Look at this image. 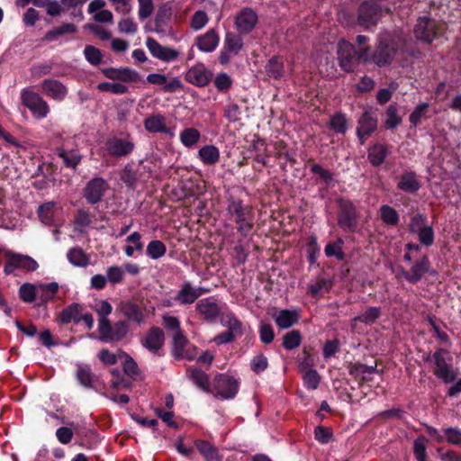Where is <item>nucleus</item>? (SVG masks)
<instances>
[{
    "instance_id": "nucleus-10",
    "label": "nucleus",
    "mask_w": 461,
    "mask_h": 461,
    "mask_svg": "<svg viewBox=\"0 0 461 461\" xmlns=\"http://www.w3.org/2000/svg\"><path fill=\"white\" fill-rule=\"evenodd\" d=\"M41 90L45 95L56 101L64 100L68 95L67 86L56 79H45L41 83Z\"/></svg>"
},
{
    "instance_id": "nucleus-45",
    "label": "nucleus",
    "mask_w": 461,
    "mask_h": 461,
    "mask_svg": "<svg viewBox=\"0 0 461 461\" xmlns=\"http://www.w3.org/2000/svg\"><path fill=\"white\" fill-rule=\"evenodd\" d=\"M209 18L205 12L197 11L194 14L190 21V26L194 31L203 29L208 23Z\"/></svg>"
},
{
    "instance_id": "nucleus-63",
    "label": "nucleus",
    "mask_w": 461,
    "mask_h": 461,
    "mask_svg": "<svg viewBox=\"0 0 461 461\" xmlns=\"http://www.w3.org/2000/svg\"><path fill=\"white\" fill-rule=\"evenodd\" d=\"M129 331V325L126 321H118L113 327V340L122 339Z\"/></svg>"
},
{
    "instance_id": "nucleus-2",
    "label": "nucleus",
    "mask_w": 461,
    "mask_h": 461,
    "mask_svg": "<svg viewBox=\"0 0 461 461\" xmlns=\"http://www.w3.org/2000/svg\"><path fill=\"white\" fill-rule=\"evenodd\" d=\"M239 387L240 382L227 374L216 375L212 383L215 396L225 400L232 399L237 394Z\"/></svg>"
},
{
    "instance_id": "nucleus-50",
    "label": "nucleus",
    "mask_w": 461,
    "mask_h": 461,
    "mask_svg": "<svg viewBox=\"0 0 461 461\" xmlns=\"http://www.w3.org/2000/svg\"><path fill=\"white\" fill-rule=\"evenodd\" d=\"M139 5V18L140 20H146L154 12V5L152 0H138Z\"/></svg>"
},
{
    "instance_id": "nucleus-60",
    "label": "nucleus",
    "mask_w": 461,
    "mask_h": 461,
    "mask_svg": "<svg viewBox=\"0 0 461 461\" xmlns=\"http://www.w3.org/2000/svg\"><path fill=\"white\" fill-rule=\"evenodd\" d=\"M124 275V270L121 267L113 266L107 269V280L110 283L117 284L122 282Z\"/></svg>"
},
{
    "instance_id": "nucleus-38",
    "label": "nucleus",
    "mask_w": 461,
    "mask_h": 461,
    "mask_svg": "<svg viewBox=\"0 0 461 461\" xmlns=\"http://www.w3.org/2000/svg\"><path fill=\"white\" fill-rule=\"evenodd\" d=\"M97 88L103 92H110L116 95H122L128 91V86L120 82H103L97 86Z\"/></svg>"
},
{
    "instance_id": "nucleus-61",
    "label": "nucleus",
    "mask_w": 461,
    "mask_h": 461,
    "mask_svg": "<svg viewBox=\"0 0 461 461\" xmlns=\"http://www.w3.org/2000/svg\"><path fill=\"white\" fill-rule=\"evenodd\" d=\"M401 122V118L394 106L390 105L386 111L385 125L387 128H394Z\"/></svg>"
},
{
    "instance_id": "nucleus-29",
    "label": "nucleus",
    "mask_w": 461,
    "mask_h": 461,
    "mask_svg": "<svg viewBox=\"0 0 461 461\" xmlns=\"http://www.w3.org/2000/svg\"><path fill=\"white\" fill-rule=\"evenodd\" d=\"M398 187L408 193H413L420 188V184L416 178V175L412 172L405 173L402 176Z\"/></svg>"
},
{
    "instance_id": "nucleus-6",
    "label": "nucleus",
    "mask_w": 461,
    "mask_h": 461,
    "mask_svg": "<svg viewBox=\"0 0 461 461\" xmlns=\"http://www.w3.org/2000/svg\"><path fill=\"white\" fill-rule=\"evenodd\" d=\"M146 46L149 50L150 54L162 61L171 62L176 60L179 52L172 48L165 47L160 45L156 40L148 38L146 41Z\"/></svg>"
},
{
    "instance_id": "nucleus-16",
    "label": "nucleus",
    "mask_w": 461,
    "mask_h": 461,
    "mask_svg": "<svg viewBox=\"0 0 461 461\" xmlns=\"http://www.w3.org/2000/svg\"><path fill=\"white\" fill-rule=\"evenodd\" d=\"M219 41L220 38L216 31L210 29L196 38V46L203 52H212L217 48Z\"/></svg>"
},
{
    "instance_id": "nucleus-24",
    "label": "nucleus",
    "mask_w": 461,
    "mask_h": 461,
    "mask_svg": "<svg viewBox=\"0 0 461 461\" xmlns=\"http://www.w3.org/2000/svg\"><path fill=\"white\" fill-rule=\"evenodd\" d=\"M133 143L122 139H113L108 142V150L115 156H125L133 149Z\"/></svg>"
},
{
    "instance_id": "nucleus-15",
    "label": "nucleus",
    "mask_w": 461,
    "mask_h": 461,
    "mask_svg": "<svg viewBox=\"0 0 461 461\" xmlns=\"http://www.w3.org/2000/svg\"><path fill=\"white\" fill-rule=\"evenodd\" d=\"M435 26L434 22L426 18H420L414 29L416 37L425 42H431L438 34Z\"/></svg>"
},
{
    "instance_id": "nucleus-36",
    "label": "nucleus",
    "mask_w": 461,
    "mask_h": 461,
    "mask_svg": "<svg viewBox=\"0 0 461 461\" xmlns=\"http://www.w3.org/2000/svg\"><path fill=\"white\" fill-rule=\"evenodd\" d=\"M224 47H226L230 53L238 54L243 47V41L239 35L229 32L225 36Z\"/></svg>"
},
{
    "instance_id": "nucleus-27",
    "label": "nucleus",
    "mask_w": 461,
    "mask_h": 461,
    "mask_svg": "<svg viewBox=\"0 0 461 461\" xmlns=\"http://www.w3.org/2000/svg\"><path fill=\"white\" fill-rule=\"evenodd\" d=\"M67 258L71 265L78 267H85L89 264L88 256L79 248L69 249Z\"/></svg>"
},
{
    "instance_id": "nucleus-7",
    "label": "nucleus",
    "mask_w": 461,
    "mask_h": 461,
    "mask_svg": "<svg viewBox=\"0 0 461 461\" xmlns=\"http://www.w3.org/2000/svg\"><path fill=\"white\" fill-rule=\"evenodd\" d=\"M381 9L375 3H364L359 10L358 23L365 28L375 25L380 18Z\"/></svg>"
},
{
    "instance_id": "nucleus-19",
    "label": "nucleus",
    "mask_w": 461,
    "mask_h": 461,
    "mask_svg": "<svg viewBox=\"0 0 461 461\" xmlns=\"http://www.w3.org/2000/svg\"><path fill=\"white\" fill-rule=\"evenodd\" d=\"M230 213L235 216V221L239 224L241 231H248L250 229V223L248 221V210L243 208L240 203L232 202L228 207Z\"/></svg>"
},
{
    "instance_id": "nucleus-44",
    "label": "nucleus",
    "mask_w": 461,
    "mask_h": 461,
    "mask_svg": "<svg viewBox=\"0 0 461 461\" xmlns=\"http://www.w3.org/2000/svg\"><path fill=\"white\" fill-rule=\"evenodd\" d=\"M20 297L26 303H32L34 301L36 295H38V286H34L32 284H23L19 290Z\"/></svg>"
},
{
    "instance_id": "nucleus-48",
    "label": "nucleus",
    "mask_w": 461,
    "mask_h": 461,
    "mask_svg": "<svg viewBox=\"0 0 461 461\" xmlns=\"http://www.w3.org/2000/svg\"><path fill=\"white\" fill-rule=\"evenodd\" d=\"M381 218L386 224L395 225L398 221L396 211L389 205H383L380 209Z\"/></svg>"
},
{
    "instance_id": "nucleus-52",
    "label": "nucleus",
    "mask_w": 461,
    "mask_h": 461,
    "mask_svg": "<svg viewBox=\"0 0 461 461\" xmlns=\"http://www.w3.org/2000/svg\"><path fill=\"white\" fill-rule=\"evenodd\" d=\"M59 156L63 158L66 166L70 167H76L81 160V156L75 150H60Z\"/></svg>"
},
{
    "instance_id": "nucleus-53",
    "label": "nucleus",
    "mask_w": 461,
    "mask_h": 461,
    "mask_svg": "<svg viewBox=\"0 0 461 461\" xmlns=\"http://www.w3.org/2000/svg\"><path fill=\"white\" fill-rule=\"evenodd\" d=\"M267 74L274 77V78H277L279 77H281L282 75V70H283V63L281 62V60L278 59V58H272L267 67Z\"/></svg>"
},
{
    "instance_id": "nucleus-30",
    "label": "nucleus",
    "mask_w": 461,
    "mask_h": 461,
    "mask_svg": "<svg viewBox=\"0 0 461 461\" xmlns=\"http://www.w3.org/2000/svg\"><path fill=\"white\" fill-rule=\"evenodd\" d=\"M126 242L128 244L125 247L124 251L127 257H132L136 251L140 252L143 249L141 236L137 231L129 235L126 239Z\"/></svg>"
},
{
    "instance_id": "nucleus-17",
    "label": "nucleus",
    "mask_w": 461,
    "mask_h": 461,
    "mask_svg": "<svg viewBox=\"0 0 461 461\" xmlns=\"http://www.w3.org/2000/svg\"><path fill=\"white\" fill-rule=\"evenodd\" d=\"M211 73L201 66L191 68L186 73V80L197 86H204L211 80Z\"/></svg>"
},
{
    "instance_id": "nucleus-28",
    "label": "nucleus",
    "mask_w": 461,
    "mask_h": 461,
    "mask_svg": "<svg viewBox=\"0 0 461 461\" xmlns=\"http://www.w3.org/2000/svg\"><path fill=\"white\" fill-rule=\"evenodd\" d=\"M179 139L185 147L192 148L199 142L201 133L195 128H186L180 132Z\"/></svg>"
},
{
    "instance_id": "nucleus-56",
    "label": "nucleus",
    "mask_w": 461,
    "mask_h": 461,
    "mask_svg": "<svg viewBox=\"0 0 461 461\" xmlns=\"http://www.w3.org/2000/svg\"><path fill=\"white\" fill-rule=\"evenodd\" d=\"M214 86L218 91L224 92L230 88L232 85V79L226 73H221L214 78Z\"/></svg>"
},
{
    "instance_id": "nucleus-4",
    "label": "nucleus",
    "mask_w": 461,
    "mask_h": 461,
    "mask_svg": "<svg viewBox=\"0 0 461 461\" xmlns=\"http://www.w3.org/2000/svg\"><path fill=\"white\" fill-rule=\"evenodd\" d=\"M17 268L34 271L38 268V263L29 256L8 253L7 262L5 266V272L6 274H10Z\"/></svg>"
},
{
    "instance_id": "nucleus-47",
    "label": "nucleus",
    "mask_w": 461,
    "mask_h": 461,
    "mask_svg": "<svg viewBox=\"0 0 461 461\" xmlns=\"http://www.w3.org/2000/svg\"><path fill=\"white\" fill-rule=\"evenodd\" d=\"M60 320L62 322L68 323L70 321L79 322L80 315L78 305H71L68 309L64 310L60 314Z\"/></svg>"
},
{
    "instance_id": "nucleus-34",
    "label": "nucleus",
    "mask_w": 461,
    "mask_h": 461,
    "mask_svg": "<svg viewBox=\"0 0 461 461\" xmlns=\"http://www.w3.org/2000/svg\"><path fill=\"white\" fill-rule=\"evenodd\" d=\"M349 372L356 378L369 380L371 379L372 375L375 373V369L373 366H367L362 364H354L350 366Z\"/></svg>"
},
{
    "instance_id": "nucleus-23",
    "label": "nucleus",
    "mask_w": 461,
    "mask_h": 461,
    "mask_svg": "<svg viewBox=\"0 0 461 461\" xmlns=\"http://www.w3.org/2000/svg\"><path fill=\"white\" fill-rule=\"evenodd\" d=\"M429 264L427 258H423L421 260L416 262L409 272H403L405 278L411 282H418L422 276L429 270Z\"/></svg>"
},
{
    "instance_id": "nucleus-40",
    "label": "nucleus",
    "mask_w": 461,
    "mask_h": 461,
    "mask_svg": "<svg viewBox=\"0 0 461 461\" xmlns=\"http://www.w3.org/2000/svg\"><path fill=\"white\" fill-rule=\"evenodd\" d=\"M98 330L100 334L99 339L102 341H113V327L106 318H99Z\"/></svg>"
},
{
    "instance_id": "nucleus-41",
    "label": "nucleus",
    "mask_w": 461,
    "mask_h": 461,
    "mask_svg": "<svg viewBox=\"0 0 461 461\" xmlns=\"http://www.w3.org/2000/svg\"><path fill=\"white\" fill-rule=\"evenodd\" d=\"M195 446L200 453L208 460L215 461L217 458L215 448L208 442L197 440Z\"/></svg>"
},
{
    "instance_id": "nucleus-25",
    "label": "nucleus",
    "mask_w": 461,
    "mask_h": 461,
    "mask_svg": "<svg viewBox=\"0 0 461 461\" xmlns=\"http://www.w3.org/2000/svg\"><path fill=\"white\" fill-rule=\"evenodd\" d=\"M103 73L106 77L113 80L135 81L138 77V74L129 68H105Z\"/></svg>"
},
{
    "instance_id": "nucleus-22",
    "label": "nucleus",
    "mask_w": 461,
    "mask_h": 461,
    "mask_svg": "<svg viewBox=\"0 0 461 461\" xmlns=\"http://www.w3.org/2000/svg\"><path fill=\"white\" fill-rule=\"evenodd\" d=\"M164 343V333L158 328H152L142 341V345L150 351H156Z\"/></svg>"
},
{
    "instance_id": "nucleus-62",
    "label": "nucleus",
    "mask_w": 461,
    "mask_h": 461,
    "mask_svg": "<svg viewBox=\"0 0 461 461\" xmlns=\"http://www.w3.org/2000/svg\"><path fill=\"white\" fill-rule=\"evenodd\" d=\"M325 254L328 257H336L339 259L343 258L342 241L339 240L334 243H329L325 247Z\"/></svg>"
},
{
    "instance_id": "nucleus-57",
    "label": "nucleus",
    "mask_w": 461,
    "mask_h": 461,
    "mask_svg": "<svg viewBox=\"0 0 461 461\" xmlns=\"http://www.w3.org/2000/svg\"><path fill=\"white\" fill-rule=\"evenodd\" d=\"M429 225L427 221V218L423 215L418 214L411 218V223H410V230L417 234L420 231H421L422 229L427 227Z\"/></svg>"
},
{
    "instance_id": "nucleus-54",
    "label": "nucleus",
    "mask_w": 461,
    "mask_h": 461,
    "mask_svg": "<svg viewBox=\"0 0 461 461\" xmlns=\"http://www.w3.org/2000/svg\"><path fill=\"white\" fill-rule=\"evenodd\" d=\"M86 60L92 65H98L102 61V52L94 46H86L84 50Z\"/></svg>"
},
{
    "instance_id": "nucleus-64",
    "label": "nucleus",
    "mask_w": 461,
    "mask_h": 461,
    "mask_svg": "<svg viewBox=\"0 0 461 461\" xmlns=\"http://www.w3.org/2000/svg\"><path fill=\"white\" fill-rule=\"evenodd\" d=\"M454 445L461 444V430L456 428H448L444 430V438Z\"/></svg>"
},
{
    "instance_id": "nucleus-3",
    "label": "nucleus",
    "mask_w": 461,
    "mask_h": 461,
    "mask_svg": "<svg viewBox=\"0 0 461 461\" xmlns=\"http://www.w3.org/2000/svg\"><path fill=\"white\" fill-rule=\"evenodd\" d=\"M23 104L32 113L36 119H44L50 113V107L47 102L38 94L23 90Z\"/></svg>"
},
{
    "instance_id": "nucleus-42",
    "label": "nucleus",
    "mask_w": 461,
    "mask_h": 461,
    "mask_svg": "<svg viewBox=\"0 0 461 461\" xmlns=\"http://www.w3.org/2000/svg\"><path fill=\"white\" fill-rule=\"evenodd\" d=\"M427 438L425 437H419L415 439L413 445V452L417 461H427L426 459V447Z\"/></svg>"
},
{
    "instance_id": "nucleus-21",
    "label": "nucleus",
    "mask_w": 461,
    "mask_h": 461,
    "mask_svg": "<svg viewBox=\"0 0 461 461\" xmlns=\"http://www.w3.org/2000/svg\"><path fill=\"white\" fill-rule=\"evenodd\" d=\"M276 325L281 329H288L299 320L296 311L282 310L273 315Z\"/></svg>"
},
{
    "instance_id": "nucleus-11",
    "label": "nucleus",
    "mask_w": 461,
    "mask_h": 461,
    "mask_svg": "<svg viewBox=\"0 0 461 461\" xmlns=\"http://www.w3.org/2000/svg\"><path fill=\"white\" fill-rule=\"evenodd\" d=\"M40 220L46 225H57L60 221L61 208L55 203L49 202L39 207Z\"/></svg>"
},
{
    "instance_id": "nucleus-20",
    "label": "nucleus",
    "mask_w": 461,
    "mask_h": 461,
    "mask_svg": "<svg viewBox=\"0 0 461 461\" xmlns=\"http://www.w3.org/2000/svg\"><path fill=\"white\" fill-rule=\"evenodd\" d=\"M196 310L205 320L208 321L214 320L218 316L220 312L218 304L212 298H206L201 300L196 304Z\"/></svg>"
},
{
    "instance_id": "nucleus-37",
    "label": "nucleus",
    "mask_w": 461,
    "mask_h": 461,
    "mask_svg": "<svg viewBox=\"0 0 461 461\" xmlns=\"http://www.w3.org/2000/svg\"><path fill=\"white\" fill-rule=\"evenodd\" d=\"M59 285L55 282L38 285V295L42 301L52 299L58 292Z\"/></svg>"
},
{
    "instance_id": "nucleus-33",
    "label": "nucleus",
    "mask_w": 461,
    "mask_h": 461,
    "mask_svg": "<svg viewBox=\"0 0 461 461\" xmlns=\"http://www.w3.org/2000/svg\"><path fill=\"white\" fill-rule=\"evenodd\" d=\"M122 312L123 315L131 321L141 323L144 316L142 312L133 303H125L122 305Z\"/></svg>"
},
{
    "instance_id": "nucleus-26",
    "label": "nucleus",
    "mask_w": 461,
    "mask_h": 461,
    "mask_svg": "<svg viewBox=\"0 0 461 461\" xmlns=\"http://www.w3.org/2000/svg\"><path fill=\"white\" fill-rule=\"evenodd\" d=\"M198 158L205 165H214L220 159V150L214 145H206L198 150Z\"/></svg>"
},
{
    "instance_id": "nucleus-14",
    "label": "nucleus",
    "mask_w": 461,
    "mask_h": 461,
    "mask_svg": "<svg viewBox=\"0 0 461 461\" xmlns=\"http://www.w3.org/2000/svg\"><path fill=\"white\" fill-rule=\"evenodd\" d=\"M206 292V289L193 287L189 283H185L177 292L175 299L181 304H191Z\"/></svg>"
},
{
    "instance_id": "nucleus-58",
    "label": "nucleus",
    "mask_w": 461,
    "mask_h": 461,
    "mask_svg": "<svg viewBox=\"0 0 461 461\" xmlns=\"http://www.w3.org/2000/svg\"><path fill=\"white\" fill-rule=\"evenodd\" d=\"M115 12L122 14H127L131 11V0H108Z\"/></svg>"
},
{
    "instance_id": "nucleus-49",
    "label": "nucleus",
    "mask_w": 461,
    "mask_h": 461,
    "mask_svg": "<svg viewBox=\"0 0 461 461\" xmlns=\"http://www.w3.org/2000/svg\"><path fill=\"white\" fill-rule=\"evenodd\" d=\"M380 316V309L378 307H370L361 315L354 319V321H362L366 324H372Z\"/></svg>"
},
{
    "instance_id": "nucleus-35",
    "label": "nucleus",
    "mask_w": 461,
    "mask_h": 461,
    "mask_svg": "<svg viewBox=\"0 0 461 461\" xmlns=\"http://www.w3.org/2000/svg\"><path fill=\"white\" fill-rule=\"evenodd\" d=\"M167 252L166 245L158 240H151L146 249L148 257L151 259H158L162 258Z\"/></svg>"
},
{
    "instance_id": "nucleus-55",
    "label": "nucleus",
    "mask_w": 461,
    "mask_h": 461,
    "mask_svg": "<svg viewBox=\"0 0 461 461\" xmlns=\"http://www.w3.org/2000/svg\"><path fill=\"white\" fill-rule=\"evenodd\" d=\"M138 25L133 19L125 17L119 21L118 30L122 33L134 34L137 32Z\"/></svg>"
},
{
    "instance_id": "nucleus-59",
    "label": "nucleus",
    "mask_w": 461,
    "mask_h": 461,
    "mask_svg": "<svg viewBox=\"0 0 461 461\" xmlns=\"http://www.w3.org/2000/svg\"><path fill=\"white\" fill-rule=\"evenodd\" d=\"M330 127L337 132L344 133L347 131V119L343 114H336L330 119Z\"/></svg>"
},
{
    "instance_id": "nucleus-31",
    "label": "nucleus",
    "mask_w": 461,
    "mask_h": 461,
    "mask_svg": "<svg viewBox=\"0 0 461 461\" xmlns=\"http://www.w3.org/2000/svg\"><path fill=\"white\" fill-rule=\"evenodd\" d=\"M387 155H388L387 148L381 144H376V145L373 146L372 148H370L369 152H368V159L373 166L376 167V166L381 165L384 162V160Z\"/></svg>"
},
{
    "instance_id": "nucleus-8",
    "label": "nucleus",
    "mask_w": 461,
    "mask_h": 461,
    "mask_svg": "<svg viewBox=\"0 0 461 461\" xmlns=\"http://www.w3.org/2000/svg\"><path fill=\"white\" fill-rule=\"evenodd\" d=\"M108 189V184L101 177L90 180L85 188V197L90 203H96L101 201Z\"/></svg>"
},
{
    "instance_id": "nucleus-43",
    "label": "nucleus",
    "mask_w": 461,
    "mask_h": 461,
    "mask_svg": "<svg viewBox=\"0 0 461 461\" xmlns=\"http://www.w3.org/2000/svg\"><path fill=\"white\" fill-rule=\"evenodd\" d=\"M190 377L194 384L203 391H208L210 388L209 379L204 372L201 370H193L190 374Z\"/></svg>"
},
{
    "instance_id": "nucleus-12",
    "label": "nucleus",
    "mask_w": 461,
    "mask_h": 461,
    "mask_svg": "<svg viewBox=\"0 0 461 461\" xmlns=\"http://www.w3.org/2000/svg\"><path fill=\"white\" fill-rule=\"evenodd\" d=\"M173 354L178 358L192 359L194 357V353L191 350L188 340L183 335L182 331L173 333Z\"/></svg>"
},
{
    "instance_id": "nucleus-5",
    "label": "nucleus",
    "mask_w": 461,
    "mask_h": 461,
    "mask_svg": "<svg viewBox=\"0 0 461 461\" xmlns=\"http://www.w3.org/2000/svg\"><path fill=\"white\" fill-rule=\"evenodd\" d=\"M447 355L448 353L446 350L438 349L433 356L436 365L434 374L437 377L443 380L445 383H449L456 377L455 372L447 362Z\"/></svg>"
},
{
    "instance_id": "nucleus-1",
    "label": "nucleus",
    "mask_w": 461,
    "mask_h": 461,
    "mask_svg": "<svg viewBox=\"0 0 461 461\" xmlns=\"http://www.w3.org/2000/svg\"><path fill=\"white\" fill-rule=\"evenodd\" d=\"M404 44L405 38L401 33L384 32L379 37L376 51L371 56L368 48L361 49L356 53L352 44L341 40L338 44L339 64L345 71L352 69L356 58L365 62L373 60L378 66H385L392 61L398 50Z\"/></svg>"
},
{
    "instance_id": "nucleus-46",
    "label": "nucleus",
    "mask_w": 461,
    "mask_h": 461,
    "mask_svg": "<svg viewBox=\"0 0 461 461\" xmlns=\"http://www.w3.org/2000/svg\"><path fill=\"white\" fill-rule=\"evenodd\" d=\"M301 343V334L298 330L287 332L283 339V345L286 349H293L299 347Z\"/></svg>"
},
{
    "instance_id": "nucleus-39",
    "label": "nucleus",
    "mask_w": 461,
    "mask_h": 461,
    "mask_svg": "<svg viewBox=\"0 0 461 461\" xmlns=\"http://www.w3.org/2000/svg\"><path fill=\"white\" fill-rule=\"evenodd\" d=\"M76 32V26L71 23H66L59 27L54 28L53 30L50 31L46 36L45 39L47 41H54L58 37L66 34V33H73Z\"/></svg>"
},
{
    "instance_id": "nucleus-32",
    "label": "nucleus",
    "mask_w": 461,
    "mask_h": 461,
    "mask_svg": "<svg viewBox=\"0 0 461 461\" xmlns=\"http://www.w3.org/2000/svg\"><path fill=\"white\" fill-rule=\"evenodd\" d=\"M301 371L303 373L304 386L310 390L316 389L321 380L319 374L315 370L307 368L303 366H301Z\"/></svg>"
},
{
    "instance_id": "nucleus-18",
    "label": "nucleus",
    "mask_w": 461,
    "mask_h": 461,
    "mask_svg": "<svg viewBox=\"0 0 461 461\" xmlns=\"http://www.w3.org/2000/svg\"><path fill=\"white\" fill-rule=\"evenodd\" d=\"M376 128V118L369 112H366L360 118L357 127L358 138L363 142Z\"/></svg>"
},
{
    "instance_id": "nucleus-9",
    "label": "nucleus",
    "mask_w": 461,
    "mask_h": 461,
    "mask_svg": "<svg viewBox=\"0 0 461 461\" xmlns=\"http://www.w3.org/2000/svg\"><path fill=\"white\" fill-rule=\"evenodd\" d=\"M258 23L257 14L250 8L242 9L235 17L236 29L240 33H249Z\"/></svg>"
},
{
    "instance_id": "nucleus-13",
    "label": "nucleus",
    "mask_w": 461,
    "mask_h": 461,
    "mask_svg": "<svg viewBox=\"0 0 461 461\" xmlns=\"http://www.w3.org/2000/svg\"><path fill=\"white\" fill-rule=\"evenodd\" d=\"M145 129L152 133L161 132L170 137L175 135L172 129L167 128L166 117L160 113L151 114L144 120Z\"/></svg>"
},
{
    "instance_id": "nucleus-51",
    "label": "nucleus",
    "mask_w": 461,
    "mask_h": 461,
    "mask_svg": "<svg viewBox=\"0 0 461 461\" xmlns=\"http://www.w3.org/2000/svg\"><path fill=\"white\" fill-rule=\"evenodd\" d=\"M123 359V369L124 372L133 378H136L138 375V366L136 362L128 355L124 353H120L119 355Z\"/></svg>"
}]
</instances>
